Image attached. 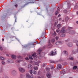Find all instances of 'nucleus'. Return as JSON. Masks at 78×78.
Here are the masks:
<instances>
[{
	"label": "nucleus",
	"instance_id": "f257e3e1",
	"mask_svg": "<svg viewBox=\"0 0 78 78\" xmlns=\"http://www.w3.org/2000/svg\"><path fill=\"white\" fill-rule=\"evenodd\" d=\"M56 54V52H54L53 51H51L50 53L49 54V55L50 56H53Z\"/></svg>",
	"mask_w": 78,
	"mask_h": 78
},
{
	"label": "nucleus",
	"instance_id": "f03ea898",
	"mask_svg": "<svg viewBox=\"0 0 78 78\" xmlns=\"http://www.w3.org/2000/svg\"><path fill=\"white\" fill-rule=\"evenodd\" d=\"M66 32V30H65V28L63 27L60 31V33L61 34H63L65 33Z\"/></svg>",
	"mask_w": 78,
	"mask_h": 78
},
{
	"label": "nucleus",
	"instance_id": "7ed1b4c3",
	"mask_svg": "<svg viewBox=\"0 0 78 78\" xmlns=\"http://www.w3.org/2000/svg\"><path fill=\"white\" fill-rule=\"evenodd\" d=\"M26 77L27 78H33V76H31L29 74H26Z\"/></svg>",
	"mask_w": 78,
	"mask_h": 78
},
{
	"label": "nucleus",
	"instance_id": "20e7f679",
	"mask_svg": "<svg viewBox=\"0 0 78 78\" xmlns=\"http://www.w3.org/2000/svg\"><path fill=\"white\" fill-rule=\"evenodd\" d=\"M19 70L20 72H21L22 73H23V72H25V69L23 68H19Z\"/></svg>",
	"mask_w": 78,
	"mask_h": 78
},
{
	"label": "nucleus",
	"instance_id": "39448f33",
	"mask_svg": "<svg viewBox=\"0 0 78 78\" xmlns=\"http://www.w3.org/2000/svg\"><path fill=\"white\" fill-rule=\"evenodd\" d=\"M32 56L33 57H34V58H37V56L36 55V54L35 53L32 55Z\"/></svg>",
	"mask_w": 78,
	"mask_h": 78
},
{
	"label": "nucleus",
	"instance_id": "423d86ee",
	"mask_svg": "<svg viewBox=\"0 0 78 78\" xmlns=\"http://www.w3.org/2000/svg\"><path fill=\"white\" fill-rule=\"evenodd\" d=\"M28 69H29V70H30V69H32V68H33V66H31V65L30 64H29L28 65Z\"/></svg>",
	"mask_w": 78,
	"mask_h": 78
},
{
	"label": "nucleus",
	"instance_id": "0eeeda50",
	"mask_svg": "<svg viewBox=\"0 0 78 78\" xmlns=\"http://www.w3.org/2000/svg\"><path fill=\"white\" fill-rule=\"evenodd\" d=\"M47 76L48 78H51V74L50 73H48L47 74Z\"/></svg>",
	"mask_w": 78,
	"mask_h": 78
},
{
	"label": "nucleus",
	"instance_id": "6e6552de",
	"mask_svg": "<svg viewBox=\"0 0 78 78\" xmlns=\"http://www.w3.org/2000/svg\"><path fill=\"white\" fill-rule=\"evenodd\" d=\"M69 34H74L75 33L74 31H69Z\"/></svg>",
	"mask_w": 78,
	"mask_h": 78
},
{
	"label": "nucleus",
	"instance_id": "1a4fd4ad",
	"mask_svg": "<svg viewBox=\"0 0 78 78\" xmlns=\"http://www.w3.org/2000/svg\"><path fill=\"white\" fill-rule=\"evenodd\" d=\"M68 46L69 47H71L73 46V45L72 44V43H69L68 44Z\"/></svg>",
	"mask_w": 78,
	"mask_h": 78
},
{
	"label": "nucleus",
	"instance_id": "9d476101",
	"mask_svg": "<svg viewBox=\"0 0 78 78\" xmlns=\"http://www.w3.org/2000/svg\"><path fill=\"white\" fill-rule=\"evenodd\" d=\"M57 69L58 70H60L61 69V65L60 64H58V65Z\"/></svg>",
	"mask_w": 78,
	"mask_h": 78
},
{
	"label": "nucleus",
	"instance_id": "9b49d317",
	"mask_svg": "<svg viewBox=\"0 0 78 78\" xmlns=\"http://www.w3.org/2000/svg\"><path fill=\"white\" fill-rule=\"evenodd\" d=\"M42 50V48H40L38 51H37L38 52L39 54H41V51Z\"/></svg>",
	"mask_w": 78,
	"mask_h": 78
},
{
	"label": "nucleus",
	"instance_id": "f8f14e48",
	"mask_svg": "<svg viewBox=\"0 0 78 78\" xmlns=\"http://www.w3.org/2000/svg\"><path fill=\"white\" fill-rule=\"evenodd\" d=\"M11 57L12 59H16V56L14 55H11Z\"/></svg>",
	"mask_w": 78,
	"mask_h": 78
},
{
	"label": "nucleus",
	"instance_id": "ddd939ff",
	"mask_svg": "<svg viewBox=\"0 0 78 78\" xmlns=\"http://www.w3.org/2000/svg\"><path fill=\"white\" fill-rule=\"evenodd\" d=\"M56 45H59V44H61V42L58 41L56 43Z\"/></svg>",
	"mask_w": 78,
	"mask_h": 78
},
{
	"label": "nucleus",
	"instance_id": "4468645a",
	"mask_svg": "<svg viewBox=\"0 0 78 78\" xmlns=\"http://www.w3.org/2000/svg\"><path fill=\"white\" fill-rule=\"evenodd\" d=\"M34 69L35 70H38V67L36 66H34Z\"/></svg>",
	"mask_w": 78,
	"mask_h": 78
},
{
	"label": "nucleus",
	"instance_id": "2eb2a0df",
	"mask_svg": "<svg viewBox=\"0 0 78 78\" xmlns=\"http://www.w3.org/2000/svg\"><path fill=\"white\" fill-rule=\"evenodd\" d=\"M78 68V67L76 66H74L73 68V70H75L76 69Z\"/></svg>",
	"mask_w": 78,
	"mask_h": 78
},
{
	"label": "nucleus",
	"instance_id": "dca6fc26",
	"mask_svg": "<svg viewBox=\"0 0 78 78\" xmlns=\"http://www.w3.org/2000/svg\"><path fill=\"white\" fill-rule=\"evenodd\" d=\"M32 73L34 75H36L37 74V72L35 71H33Z\"/></svg>",
	"mask_w": 78,
	"mask_h": 78
},
{
	"label": "nucleus",
	"instance_id": "f3484780",
	"mask_svg": "<svg viewBox=\"0 0 78 78\" xmlns=\"http://www.w3.org/2000/svg\"><path fill=\"white\" fill-rule=\"evenodd\" d=\"M64 53L65 54H66V55H68V52L66 51H64Z\"/></svg>",
	"mask_w": 78,
	"mask_h": 78
},
{
	"label": "nucleus",
	"instance_id": "a211bd4d",
	"mask_svg": "<svg viewBox=\"0 0 78 78\" xmlns=\"http://www.w3.org/2000/svg\"><path fill=\"white\" fill-rule=\"evenodd\" d=\"M0 59H1V60H2V61H3V60L5 59L4 57H0Z\"/></svg>",
	"mask_w": 78,
	"mask_h": 78
},
{
	"label": "nucleus",
	"instance_id": "6ab92c4d",
	"mask_svg": "<svg viewBox=\"0 0 78 78\" xmlns=\"http://www.w3.org/2000/svg\"><path fill=\"white\" fill-rule=\"evenodd\" d=\"M65 21L66 22H67L69 20V18L68 17H66L65 18Z\"/></svg>",
	"mask_w": 78,
	"mask_h": 78
},
{
	"label": "nucleus",
	"instance_id": "aec40b11",
	"mask_svg": "<svg viewBox=\"0 0 78 78\" xmlns=\"http://www.w3.org/2000/svg\"><path fill=\"white\" fill-rule=\"evenodd\" d=\"M51 42L52 43H54L55 42V40L54 38H53L52 39Z\"/></svg>",
	"mask_w": 78,
	"mask_h": 78
},
{
	"label": "nucleus",
	"instance_id": "412c9836",
	"mask_svg": "<svg viewBox=\"0 0 78 78\" xmlns=\"http://www.w3.org/2000/svg\"><path fill=\"white\" fill-rule=\"evenodd\" d=\"M16 72V71L15 70H13L12 71V74H13V73H14Z\"/></svg>",
	"mask_w": 78,
	"mask_h": 78
},
{
	"label": "nucleus",
	"instance_id": "4be33fe9",
	"mask_svg": "<svg viewBox=\"0 0 78 78\" xmlns=\"http://www.w3.org/2000/svg\"><path fill=\"white\" fill-rule=\"evenodd\" d=\"M21 61H22V60H19L16 61V62H17L18 63H19L20 62H21Z\"/></svg>",
	"mask_w": 78,
	"mask_h": 78
},
{
	"label": "nucleus",
	"instance_id": "5701e85b",
	"mask_svg": "<svg viewBox=\"0 0 78 78\" xmlns=\"http://www.w3.org/2000/svg\"><path fill=\"white\" fill-rule=\"evenodd\" d=\"M60 27H61V24H58L57 26V28H60Z\"/></svg>",
	"mask_w": 78,
	"mask_h": 78
},
{
	"label": "nucleus",
	"instance_id": "b1692460",
	"mask_svg": "<svg viewBox=\"0 0 78 78\" xmlns=\"http://www.w3.org/2000/svg\"><path fill=\"white\" fill-rule=\"evenodd\" d=\"M46 70L47 72H49L50 71V68H46Z\"/></svg>",
	"mask_w": 78,
	"mask_h": 78
},
{
	"label": "nucleus",
	"instance_id": "393cba45",
	"mask_svg": "<svg viewBox=\"0 0 78 78\" xmlns=\"http://www.w3.org/2000/svg\"><path fill=\"white\" fill-rule=\"evenodd\" d=\"M60 36L61 37H65V34H62L60 35Z\"/></svg>",
	"mask_w": 78,
	"mask_h": 78
},
{
	"label": "nucleus",
	"instance_id": "a878e982",
	"mask_svg": "<svg viewBox=\"0 0 78 78\" xmlns=\"http://www.w3.org/2000/svg\"><path fill=\"white\" fill-rule=\"evenodd\" d=\"M38 58L40 59H42V56H41V55H40Z\"/></svg>",
	"mask_w": 78,
	"mask_h": 78
},
{
	"label": "nucleus",
	"instance_id": "bb28decb",
	"mask_svg": "<svg viewBox=\"0 0 78 78\" xmlns=\"http://www.w3.org/2000/svg\"><path fill=\"white\" fill-rule=\"evenodd\" d=\"M29 58L30 59H31L32 60L33 59V57H32V56H29Z\"/></svg>",
	"mask_w": 78,
	"mask_h": 78
},
{
	"label": "nucleus",
	"instance_id": "cd10ccee",
	"mask_svg": "<svg viewBox=\"0 0 78 78\" xmlns=\"http://www.w3.org/2000/svg\"><path fill=\"white\" fill-rule=\"evenodd\" d=\"M69 59H70V60H73V58L72 57H70L69 58Z\"/></svg>",
	"mask_w": 78,
	"mask_h": 78
},
{
	"label": "nucleus",
	"instance_id": "c85d7f7f",
	"mask_svg": "<svg viewBox=\"0 0 78 78\" xmlns=\"http://www.w3.org/2000/svg\"><path fill=\"white\" fill-rule=\"evenodd\" d=\"M0 50H1V51H2V50H3V48L0 45Z\"/></svg>",
	"mask_w": 78,
	"mask_h": 78
},
{
	"label": "nucleus",
	"instance_id": "c756f323",
	"mask_svg": "<svg viewBox=\"0 0 78 78\" xmlns=\"http://www.w3.org/2000/svg\"><path fill=\"white\" fill-rule=\"evenodd\" d=\"M50 62L51 63H55V61H53V60H51L50 61Z\"/></svg>",
	"mask_w": 78,
	"mask_h": 78
},
{
	"label": "nucleus",
	"instance_id": "7c9ffc66",
	"mask_svg": "<svg viewBox=\"0 0 78 78\" xmlns=\"http://www.w3.org/2000/svg\"><path fill=\"white\" fill-rule=\"evenodd\" d=\"M55 39L56 40H58V39H59V37H55Z\"/></svg>",
	"mask_w": 78,
	"mask_h": 78
},
{
	"label": "nucleus",
	"instance_id": "2f4dec72",
	"mask_svg": "<svg viewBox=\"0 0 78 78\" xmlns=\"http://www.w3.org/2000/svg\"><path fill=\"white\" fill-rule=\"evenodd\" d=\"M2 65H5V62L4 61L2 62Z\"/></svg>",
	"mask_w": 78,
	"mask_h": 78
},
{
	"label": "nucleus",
	"instance_id": "473e14b6",
	"mask_svg": "<svg viewBox=\"0 0 78 78\" xmlns=\"http://www.w3.org/2000/svg\"><path fill=\"white\" fill-rule=\"evenodd\" d=\"M54 36H56V33L55 31L54 32Z\"/></svg>",
	"mask_w": 78,
	"mask_h": 78
},
{
	"label": "nucleus",
	"instance_id": "72a5a7b5",
	"mask_svg": "<svg viewBox=\"0 0 78 78\" xmlns=\"http://www.w3.org/2000/svg\"><path fill=\"white\" fill-rule=\"evenodd\" d=\"M57 33H59V28L56 31Z\"/></svg>",
	"mask_w": 78,
	"mask_h": 78
},
{
	"label": "nucleus",
	"instance_id": "f704fd0d",
	"mask_svg": "<svg viewBox=\"0 0 78 78\" xmlns=\"http://www.w3.org/2000/svg\"><path fill=\"white\" fill-rule=\"evenodd\" d=\"M39 62H36L35 63V65H39Z\"/></svg>",
	"mask_w": 78,
	"mask_h": 78
},
{
	"label": "nucleus",
	"instance_id": "c9c22d12",
	"mask_svg": "<svg viewBox=\"0 0 78 78\" xmlns=\"http://www.w3.org/2000/svg\"><path fill=\"white\" fill-rule=\"evenodd\" d=\"M33 71V70H30V74H32V71Z\"/></svg>",
	"mask_w": 78,
	"mask_h": 78
},
{
	"label": "nucleus",
	"instance_id": "e433bc0d",
	"mask_svg": "<svg viewBox=\"0 0 78 78\" xmlns=\"http://www.w3.org/2000/svg\"><path fill=\"white\" fill-rule=\"evenodd\" d=\"M58 12H59L58 11L56 12H55V15H57V14H58Z\"/></svg>",
	"mask_w": 78,
	"mask_h": 78
},
{
	"label": "nucleus",
	"instance_id": "4c0bfd02",
	"mask_svg": "<svg viewBox=\"0 0 78 78\" xmlns=\"http://www.w3.org/2000/svg\"><path fill=\"white\" fill-rule=\"evenodd\" d=\"M64 12H65V13H66V12H67V10H64Z\"/></svg>",
	"mask_w": 78,
	"mask_h": 78
},
{
	"label": "nucleus",
	"instance_id": "58836bf2",
	"mask_svg": "<svg viewBox=\"0 0 78 78\" xmlns=\"http://www.w3.org/2000/svg\"><path fill=\"white\" fill-rule=\"evenodd\" d=\"M76 45L78 47V41L76 42Z\"/></svg>",
	"mask_w": 78,
	"mask_h": 78
},
{
	"label": "nucleus",
	"instance_id": "ea45409f",
	"mask_svg": "<svg viewBox=\"0 0 78 78\" xmlns=\"http://www.w3.org/2000/svg\"><path fill=\"white\" fill-rule=\"evenodd\" d=\"M26 60H29V58L28 57H27L26 58Z\"/></svg>",
	"mask_w": 78,
	"mask_h": 78
},
{
	"label": "nucleus",
	"instance_id": "a19ab883",
	"mask_svg": "<svg viewBox=\"0 0 78 78\" xmlns=\"http://www.w3.org/2000/svg\"><path fill=\"white\" fill-rule=\"evenodd\" d=\"M71 29H72V27H69L68 28V29L69 30H71Z\"/></svg>",
	"mask_w": 78,
	"mask_h": 78
},
{
	"label": "nucleus",
	"instance_id": "79ce46f5",
	"mask_svg": "<svg viewBox=\"0 0 78 78\" xmlns=\"http://www.w3.org/2000/svg\"><path fill=\"white\" fill-rule=\"evenodd\" d=\"M21 58V56H19L18 57V58Z\"/></svg>",
	"mask_w": 78,
	"mask_h": 78
},
{
	"label": "nucleus",
	"instance_id": "37998d69",
	"mask_svg": "<svg viewBox=\"0 0 78 78\" xmlns=\"http://www.w3.org/2000/svg\"><path fill=\"white\" fill-rule=\"evenodd\" d=\"M56 24H57V23H55L54 25V26H56Z\"/></svg>",
	"mask_w": 78,
	"mask_h": 78
},
{
	"label": "nucleus",
	"instance_id": "c03bdc74",
	"mask_svg": "<svg viewBox=\"0 0 78 78\" xmlns=\"http://www.w3.org/2000/svg\"><path fill=\"white\" fill-rule=\"evenodd\" d=\"M73 54H75V51H73Z\"/></svg>",
	"mask_w": 78,
	"mask_h": 78
},
{
	"label": "nucleus",
	"instance_id": "a18cd8bd",
	"mask_svg": "<svg viewBox=\"0 0 78 78\" xmlns=\"http://www.w3.org/2000/svg\"><path fill=\"white\" fill-rule=\"evenodd\" d=\"M45 64H43V67H44V66H45Z\"/></svg>",
	"mask_w": 78,
	"mask_h": 78
},
{
	"label": "nucleus",
	"instance_id": "49530a36",
	"mask_svg": "<svg viewBox=\"0 0 78 78\" xmlns=\"http://www.w3.org/2000/svg\"><path fill=\"white\" fill-rule=\"evenodd\" d=\"M38 75H39V74H40V72L39 71L38 72Z\"/></svg>",
	"mask_w": 78,
	"mask_h": 78
},
{
	"label": "nucleus",
	"instance_id": "de8ad7c7",
	"mask_svg": "<svg viewBox=\"0 0 78 78\" xmlns=\"http://www.w3.org/2000/svg\"><path fill=\"white\" fill-rule=\"evenodd\" d=\"M15 6H16V8H17V5L16 4L15 5Z\"/></svg>",
	"mask_w": 78,
	"mask_h": 78
},
{
	"label": "nucleus",
	"instance_id": "09e8293b",
	"mask_svg": "<svg viewBox=\"0 0 78 78\" xmlns=\"http://www.w3.org/2000/svg\"><path fill=\"white\" fill-rule=\"evenodd\" d=\"M54 69L53 67H51V69Z\"/></svg>",
	"mask_w": 78,
	"mask_h": 78
},
{
	"label": "nucleus",
	"instance_id": "8fccbe9b",
	"mask_svg": "<svg viewBox=\"0 0 78 78\" xmlns=\"http://www.w3.org/2000/svg\"><path fill=\"white\" fill-rule=\"evenodd\" d=\"M60 16H61V15L60 14H59L58 15V17H60Z\"/></svg>",
	"mask_w": 78,
	"mask_h": 78
},
{
	"label": "nucleus",
	"instance_id": "3c124183",
	"mask_svg": "<svg viewBox=\"0 0 78 78\" xmlns=\"http://www.w3.org/2000/svg\"><path fill=\"white\" fill-rule=\"evenodd\" d=\"M59 21H60V20H61V18L59 19Z\"/></svg>",
	"mask_w": 78,
	"mask_h": 78
},
{
	"label": "nucleus",
	"instance_id": "603ef678",
	"mask_svg": "<svg viewBox=\"0 0 78 78\" xmlns=\"http://www.w3.org/2000/svg\"><path fill=\"white\" fill-rule=\"evenodd\" d=\"M48 43L49 44H50V40H49L48 41Z\"/></svg>",
	"mask_w": 78,
	"mask_h": 78
},
{
	"label": "nucleus",
	"instance_id": "864d4df0",
	"mask_svg": "<svg viewBox=\"0 0 78 78\" xmlns=\"http://www.w3.org/2000/svg\"><path fill=\"white\" fill-rule=\"evenodd\" d=\"M50 45H51V44H48V46H50Z\"/></svg>",
	"mask_w": 78,
	"mask_h": 78
},
{
	"label": "nucleus",
	"instance_id": "5fc2aeb1",
	"mask_svg": "<svg viewBox=\"0 0 78 78\" xmlns=\"http://www.w3.org/2000/svg\"><path fill=\"white\" fill-rule=\"evenodd\" d=\"M7 61H8V62H10V63H11V62H9V60H8Z\"/></svg>",
	"mask_w": 78,
	"mask_h": 78
},
{
	"label": "nucleus",
	"instance_id": "6e6d98bb",
	"mask_svg": "<svg viewBox=\"0 0 78 78\" xmlns=\"http://www.w3.org/2000/svg\"><path fill=\"white\" fill-rule=\"evenodd\" d=\"M2 41H4V39H2Z\"/></svg>",
	"mask_w": 78,
	"mask_h": 78
},
{
	"label": "nucleus",
	"instance_id": "4d7b16f0",
	"mask_svg": "<svg viewBox=\"0 0 78 78\" xmlns=\"http://www.w3.org/2000/svg\"><path fill=\"white\" fill-rule=\"evenodd\" d=\"M58 35H59L60 34V33H58Z\"/></svg>",
	"mask_w": 78,
	"mask_h": 78
},
{
	"label": "nucleus",
	"instance_id": "13d9d810",
	"mask_svg": "<svg viewBox=\"0 0 78 78\" xmlns=\"http://www.w3.org/2000/svg\"><path fill=\"white\" fill-rule=\"evenodd\" d=\"M76 23L78 24V21L76 22Z\"/></svg>",
	"mask_w": 78,
	"mask_h": 78
},
{
	"label": "nucleus",
	"instance_id": "bf43d9fd",
	"mask_svg": "<svg viewBox=\"0 0 78 78\" xmlns=\"http://www.w3.org/2000/svg\"><path fill=\"white\" fill-rule=\"evenodd\" d=\"M6 56H8V54H6Z\"/></svg>",
	"mask_w": 78,
	"mask_h": 78
},
{
	"label": "nucleus",
	"instance_id": "052dcab7",
	"mask_svg": "<svg viewBox=\"0 0 78 78\" xmlns=\"http://www.w3.org/2000/svg\"><path fill=\"white\" fill-rule=\"evenodd\" d=\"M62 22H64V20H62Z\"/></svg>",
	"mask_w": 78,
	"mask_h": 78
},
{
	"label": "nucleus",
	"instance_id": "680f3d73",
	"mask_svg": "<svg viewBox=\"0 0 78 78\" xmlns=\"http://www.w3.org/2000/svg\"><path fill=\"white\" fill-rule=\"evenodd\" d=\"M77 14L78 15V12H77Z\"/></svg>",
	"mask_w": 78,
	"mask_h": 78
},
{
	"label": "nucleus",
	"instance_id": "e2e57ef3",
	"mask_svg": "<svg viewBox=\"0 0 78 78\" xmlns=\"http://www.w3.org/2000/svg\"><path fill=\"white\" fill-rule=\"evenodd\" d=\"M76 5H78V4H76Z\"/></svg>",
	"mask_w": 78,
	"mask_h": 78
},
{
	"label": "nucleus",
	"instance_id": "0e129e2a",
	"mask_svg": "<svg viewBox=\"0 0 78 78\" xmlns=\"http://www.w3.org/2000/svg\"><path fill=\"white\" fill-rule=\"evenodd\" d=\"M2 72V70H1V71H0V72Z\"/></svg>",
	"mask_w": 78,
	"mask_h": 78
},
{
	"label": "nucleus",
	"instance_id": "69168bd1",
	"mask_svg": "<svg viewBox=\"0 0 78 78\" xmlns=\"http://www.w3.org/2000/svg\"><path fill=\"white\" fill-rule=\"evenodd\" d=\"M15 22H16V20H15Z\"/></svg>",
	"mask_w": 78,
	"mask_h": 78
},
{
	"label": "nucleus",
	"instance_id": "338daca9",
	"mask_svg": "<svg viewBox=\"0 0 78 78\" xmlns=\"http://www.w3.org/2000/svg\"><path fill=\"white\" fill-rule=\"evenodd\" d=\"M38 66H39V65H38Z\"/></svg>",
	"mask_w": 78,
	"mask_h": 78
}]
</instances>
